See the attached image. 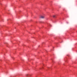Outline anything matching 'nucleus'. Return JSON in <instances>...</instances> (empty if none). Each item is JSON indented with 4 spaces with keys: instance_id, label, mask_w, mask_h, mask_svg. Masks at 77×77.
I'll return each instance as SVG.
<instances>
[{
    "instance_id": "nucleus-1",
    "label": "nucleus",
    "mask_w": 77,
    "mask_h": 77,
    "mask_svg": "<svg viewBox=\"0 0 77 77\" xmlns=\"http://www.w3.org/2000/svg\"><path fill=\"white\" fill-rule=\"evenodd\" d=\"M45 17L44 16H41L40 17V18H44Z\"/></svg>"
},
{
    "instance_id": "nucleus-2",
    "label": "nucleus",
    "mask_w": 77,
    "mask_h": 77,
    "mask_svg": "<svg viewBox=\"0 0 77 77\" xmlns=\"http://www.w3.org/2000/svg\"><path fill=\"white\" fill-rule=\"evenodd\" d=\"M53 18H56V16L55 15L53 16Z\"/></svg>"
},
{
    "instance_id": "nucleus-3",
    "label": "nucleus",
    "mask_w": 77,
    "mask_h": 77,
    "mask_svg": "<svg viewBox=\"0 0 77 77\" xmlns=\"http://www.w3.org/2000/svg\"><path fill=\"white\" fill-rule=\"evenodd\" d=\"M65 61H66V60H65Z\"/></svg>"
},
{
    "instance_id": "nucleus-4",
    "label": "nucleus",
    "mask_w": 77,
    "mask_h": 77,
    "mask_svg": "<svg viewBox=\"0 0 77 77\" xmlns=\"http://www.w3.org/2000/svg\"><path fill=\"white\" fill-rule=\"evenodd\" d=\"M50 26H51V25H50Z\"/></svg>"
},
{
    "instance_id": "nucleus-5",
    "label": "nucleus",
    "mask_w": 77,
    "mask_h": 77,
    "mask_svg": "<svg viewBox=\"0 0 77 77\" xmlns=\"http://www.w3.org/2000/svg\"><path fill=\"white\" fill-rule=\"evenodd\" d=\"M42 68H44V67H42Z\"/></svg>"
}]
</instances>
